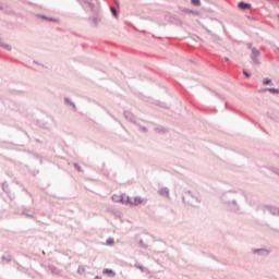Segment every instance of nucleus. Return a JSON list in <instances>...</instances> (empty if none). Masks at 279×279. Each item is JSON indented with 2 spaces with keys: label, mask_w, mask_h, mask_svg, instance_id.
<instances>
[{
  "label": "nucleus",
  "mask_w": 279,
  "mask_h": 279,
  "mask_svg": "<svg viewBox=\"0 0 279 279\" xmlns=\"http://www.w3.org/2000/svg\"><path fill=\"white\" fill-rule=\"evenodd\" d=\"M243 75H245V77H250V73H247L246 71H243Z\"/></svg>",
  "instance_id": "obj_12"
},
{
  "label": "nucleus",
  "mask_w": 279,
  "mask_h": 279,
  "mask_svg": "<svg viewBox=\"0 0 279 279\" xmlns=\"http://www.w3.org/2000/svg\"><path fill=\"white\" fill-rule=\"evenodd\" d=\"M238 7L240 8V10H250V8H252V4L245 3V2H240L238 4Z\"/></svg>",
  "instance_id": "obj_3"
},
{
  "label": "nucleus",
  "mask_w": 279,
  "mask_h": 279,
  "mask_svg": "<svg viewBox=\"0 0 279 279\" xmlns=\"http://www.w3.org/2000/svg\"><path fill=\"white\" fill-rule=\"evenodd\" d=\"M3 47H5V49H10V46H9V45H5V46H3Z\"/></svg>",
  "instance_id": "obj_15"
},
{
  "label": "nucleus",
  "mask_w": 279,
  "mask_h": 279,
  "mask_svg": "<svg viewBox=\"0 0 279 279\" xmlns=\"http://www.w3.org/2000/svg\"><path fill=\"white\" fill-rule=\"evenodd\" d=\"M263 84H264V86H267V85L271 84V80L265 78Z\"/></svg>",
  "instance_id": "obj_9"
},
{
  "label": "nucleus",
  "mask_w": 279,
  "mask_h": 279,
  "mask_svg": "<svg viewBox=\"0 0 279 279\" xmlns=\"http://www.w3.org/2000/svg\"><path fill=\"white\" fill-rule=\"evenodd\" d=\"M258 56H259L258 50L253 49V61H254V62H257V61H256V57H258Z\"/></svg>",
  "instance_id": "obj_6"
},
{
  "label": "nucleus",
  "mask_w": 279,
  "mask_h": 279,
  "mask_svg": "<svg viewBox=\"0 0 279 279\" xmlns=\"http://www.w3.org/2000/svg\"><path fill=\"white\" fill-rule=\"evenodd\" d=\"M112 201L117 202V203H120V204L129 205L130 204V196H128L125 194L118 193V194L112 195Z\"/></svg>",
  "instance_id": "obj_1"
},
{
  "label": "nucleus",
  "mask_w": 279,
  "mask_h": 279,
  "mask_svg": "<svg viewBox=\"0 0 279 279\" xmlns=\"http://www.w3.org/2000/svg\"><path fill=\"white\" fill-rule=\"evenodd\" d=\"M111 12H112L113 16H116V19H117V9L116 8H111Z\"/></svg>",
  "instance_id": "obj_10"
},
{
  "label": "nucleus",
  "mask_w": 279,
  "mask_h": 279,
  "mask_svg": "<svg viewBox=\"0 0 279 279\" xmlns=\"http://www.w3.org/2000/svg\"><path fill=\"white\" fill-rule=\"evenodd\" d=\"M74 167L77 169V171H80V165L75 163Z\"/></svg>",
  "instance_id": "obj_13"
},
{
  "label": "nucleus",
  "mask_w": 279,
  "mask_h": 279,
  "mask_svg": "<svg viewBox=\"0 0 279 279\" xmlns=\"http://www.w3.org/2000/svg\"><path fill=\"white\" fill-rule=\"evenodd\" d=\"M191 1H192L193 5H196V7L202 5V1H199V0H191Z\"/></svg>",
  "instance_id": "obj_8"
},
{
  "label": "nucleus",
  "mask_w": 279,
  "mask_h": 279,
  "mask_svg": "<svg viewBox=\"0 0 279 279\" xmlns=\"http://www.w3.org/2000/svg\"><path fill=\"white\" fill-rule=\"evenodd\" d=\"M159 195H161L162 197H169V189H167V187L160 189Z\"/></svg>",
  "instance_id": "obj_4"
},
{
  "label": "nucleus",
  "mask_w": 279,
  "mask_h": 279,
  "mask_svg": "<svg viewBox=\"0 0 279 279\" xmlns=\"http://www.w3.org/2000/svg\"><path fill=\"white\" fill-rule=\"evenodd\" d=\"M41 19H45L46 21H56V20H53V19L47 20V17H45V16H41Z\"/></svg>",
  "instance_id": "obj_14"
},
{
  "label": "nucleus",
  "mask_w": 279,
  "mask_h": 279,
  "mask_svg": "<svg viewBox=\"0 0 279 279\" xmlns=\"http://www.w3.org/2000/svg\"><path fill=\"white\" fill-rule=\"evenodd\" d=\"M269 93H272L274 95H279V89L276 88H268Z\"/></svg>",
  "instance_id": "obj_7"
},
{
  "label": "nucleus",
  "mask_w": 279,
  "mask_h": 279,
  "mask_svg": "<svg viewBox=\"0 0 279 279\" xmlns=\"http://www.w3.org/2000/svg\"><path fill=\"white\" fill-rule=\"evenodd\" d=\"M145 198L141 197V196H135L134 198H131L129 196V204L130 206H141V204H144Z\"/></svg>",
  "instance_id": "obj_2"
},
{
  "label": "nucleus",
  "mask_w": 279,
  "mask_h": 279,
  "mask_svg": "<svg viewBox=\"0 0 279 279\" xmlns=\"http://www.w3.org/2000/svg\"><path fill=\"white\" fill-rule=\"evenodd\" d=\"M102 272H104V274H108V276H112V277L117 276V274L113 272V270H112V269H109V268H105V269L102 270Z\"/></svg>",
  "instance_id": "obj_5"
},
{
  "label": "nucleus",
  "mask_w": 279,
  "mask_h": 279,
  "mask_svg": "<svg viewBox=\"0 0 279 279\" xmlns=\"http://www.w3.org/2000/svg\"><path fill=\"white\" fill-rule=\"evenodd\" d=\"M114 244V240L110 239L107 241V245H113Z\"/></svg>",
  "instance_id": "obj_11"
}]
</instances>
